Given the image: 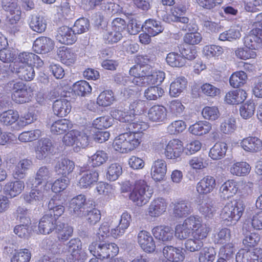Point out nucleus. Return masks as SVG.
Returning <instances> with one entry per match:
<instances>
[{
	"label": "nucleus",
	"mask_w": 262,
	"mask_h": 262,
	"mask_svg": "<svg viewBox=\"0 0 262 262\" xmlns=\"http://www.w3.org/2000/svg\"><path fill=\"white\" fill-rule=\"evenodd\" d=\"M183 142L179 139H172L166 145L164 154L167 159L177 160L182 155L184 151Z\"/></svg>",
	"instance_id": "9d476101"
},
{
	"label": "nucleus",
	"mask_w": 262,
	"mask_h": 262,
	"mask_svg": "<svg viewBox=\"0 0 262 262\" xmlns=\"http://www.w3.org/2000/svg\"><path fill=\"white\" fill-rule=\"evenodd\" d=\"M188 164L195 170L203 169L208 165V160L201 155L193 157L189 160Z\"/></svg>",
	"instance_id": "0e129e2a"
},
{
	"label": "nucleus",
	"mask_w": 262,
	"mask_h": 262,
	"mask_svg": "<svg viewBox=\"0 0 262 262\" xmlns=\"http://www.w3.org/2000/svg\"><path fill=\"white\" fill-rule=\"evenodd\" d=\"M167 64L172 68H182L186 64V61L181 55V53L170 52L166 57Z\"/></svg>",
	"instance_id": "a18cd8bd"
},
{
	"label": "nucleus",
	"mask_w": 262,
	"mask_h": 262,
	"mask_svg": "<svg viewBox=\"0 0 262 262\" xmlns=\"http://www.w3.org/2000/svg\"><path fill=\"white\" fill-rule=\"evenodd\" d=\"M247 79V75L244 71H235L229 77V84L233 88L240 89L246 83Z\"/></svg>",
	"instance_id": "a19ab883"
},
{
	"label": "nucleus",
	"mask_w": 262,
	"mask_h": 262,
	"mask_svg": "<svg viewBox=\"0 0 262 262\" xmlns=\"http://www.w3.org/2000/svg\"><path fill=\"white\" fill-rule=\"evenodd\" d=\"M44 196L42 187L37 185L32 188L29 193L24 195V199L28 203L38 205L43 201Z\"/></svg>",
	"instance_id": "c9c22d12"
},
{
	"label": "nucleus",
	"mask_w": 262,
	"mask_h": 262,
	"mask_svg": "<svg viewBox=\"0 0 262 262\" xmlns=\"http://www.w3.org/2000/svg\"><path fill=\"white\" fill-rule=\"evenodd\" d=\"M31 258V253L27 248L15 250L11 258V262H29Z\"/></svg>",
	"instance_id": "4d7b16f0"
},
{
	"label": "nucleus",
	"mask_w": 262,
	"mask_h": 262,
	"mask_svg": "<svg viewBox=\"0 0 262 262\" xmlns=\"http://www.w3.org/2000/svg\"><path fill=\"white\" fill-rule=\"evenodd\" d=\"M19 114L17 111L8 110L0 114V123L4 126H11L18 121Z\"/></svg>",
	"instance_id": "c03bdc74"
},
{
	"label": "nucleus",
	"mask_w": 262,
	"mask_h": 262,
	"mask_svg": "<svg viewBox=\"0 0 262 262\" xmlns=\"http://www.w3.org/2000/svg\"><path fill=\"white\" fill-rule=\"evenodd\" d=\"M168 108L169 112L172 116L179 117L183 116L185 112V106L180 100L174 99L169 102Z\"/></svg>",
	"instance_id": "864d4df0"
},
{
	"label": "nucleus",
	"mask_w": 262,
	"mask_h": 262,
	"mask_svg": "<svg viewBox=\"0 0 262 262\" xmlns=\"http://www.w3.org/2000/svg\"><path fill=\"white\" fill-rule=\"evenodd\" d=\"M30 29L38 33H42L47 28V21L42 16L39 15H32L29 23Z\"/></svg>",
	"instance_id": "37998d69"
},
{
	"label": "nucleus",
	"mask_w": 262,
	"mask_h": 262,
	"mask_svg": "<svg viewBox=\"0 0 262 262\" xmlns=\"http://www.w3.org/2000/svg\"><path fill=\"white\" fill-rule=\"evenodd\" d=\"M25 188V184L19 179L7 182L4 187L5 193L11 198H14L23 191Z\"/></svg>",
	"instance_id": "e433bc0d"
},
{
	"label": "nucleus",
	"mask_w": 262,
	"mask_h": 262,
	"mask_svg": "<svg viewBox=\"0 0 262 262\" xmlns=\"http://www.w3.org/2000/svg\"><path fill=\"white\" fill-rule=\"evenodd\" d=\"M42 132L39 129L25 131L18 136V140L22 142H32L38 139L42 136Z\"/></svg>",
	"instance_id": "13d9d810"
},
{
	"label": "nucleus",
	"mask_w": 262,
	"mask_h": 262,
	"mask_svg": "<svg viewBox=\"0 0 262 262\" xmlns=\"http://www.w3.org/2000/svg\"><path fill=\"white\" fill-rule=\"evenodd\" d=\"M57 55L60 61L66 66H71L76 62L77 55L71 48L60 47L57 50Z\"/></svg>",
	"instance_id": "5701e85b"
},
{
	"label": "nucleus",
	"mask_w": 262,
	"mask_h": 262,
	"mask_svg": "<svg viewBox=\"0 0 262 262\" xmlns=\"http://www.w3.org/2000/svg\"><path fill=\"white\" fill-rule=\"evenodd\" d=\"M216 186V180L213 176L207 175L203 177L196 185V191L200 195H206L212 192Z\"/></svg>",
	"instance_id": "ddd939ff"
},
{
	"label": "nucleus",
	"mask_w": 262,
	"mask_h": 262,
	"mask_svg": "<svg viewBox=\"0 0 262 262\" xmlns=\"http://www.w3.org/2000/svg\"><path fill=\"white\" fill-rule=\"evenodd\" d=\"M262 255V248L256 247L252 250L242 249L236 255L237 262H260Z\"/></svg>",
	"instance_id": "2eb2a0df"
},
{
	"label": "nucleus",
	"mask_w": 262,
	"mask_h": 262,
	"mask_svg": "<svg viewBox=\"0 0 262 262\" xmlns=\"http://www.w3.org/2000/svg\"><path fill=\"white\" fill-rule=\"evenodd\" d=\"M147 116L152 122H164L167 120V111L165 106L155 104L149 108Z\"/></svg>",
	"instance_id": "393cba45"
},
{
	"label": "nucleus",
	"mask_w": 262,
	"mask_h": 262,
	"mask_svg": "<svg viewBox=\"0 0 262 262\" xmlns=\"http://www.w3.org/2000/svg\"><path fill=\"white\" fill-rule=\"evenodd\" d=\"M167 204L166 200L162 197L155 198L149 205L147 215L151 217L161 216L166 211Z\"/></svg>",
	"instance_id": "a211bd4d"
},
{
	"label": "nucleus",
	"mask_w": 262,
	"mask_h": 262,
	"mask_svg": "<svg viewBox=\"0 0 262 262\" xmlns=\"http://www.w3.org/2000/svg\"><path fill=\"white\" fill-rule=\"evenodd\" d=\"M75 168L74 161L68 158H61L56 162L54 169L56 173L63 178H67L72 174Z\"/></svg>",
	"instance_id": "412c9836"
},
{
	"label": "nucleus",
	"mask_w": 262,
	"mask_h": 262,
	"mask_svg": "<svg viewBox=\"0 0 262 262\" xmlns=\"http://www.w3.org/2000/svg\"><path fill=\"white\" fill-rule=\"evenodd\" d=\"M86 198L84 194H79L72 198L68 206L69 214L74 216L81 217L83 216L84 206L86 204Z\"/></svg>",
	"instance_id": "9b49d317"
},
{
	"label": "nucleus",
	"mask_w": 262,
	"mask_h": 262,
	"mask_svg": "<svg viewBox=\"0 0 262 262\" xmlns=\"http://www.w3.org/2000/svg\"><path fill=\"white\" fill-rule=\"evenodd\" d=\"M199 211L206 219L212 218L216 212L212 200H208L205 203L202 204L199 207Z\"/></svg>",
	"instance_id": "680f3d73"
},
{
	"label": "nucleus",
	"mask_w": 262,
	"mask_h": 262,
	"mask_svg": "<svg viewBox=\"0 0 262 262\" xmlns=\"http://www.w3.org/2000/svg\"><path fill=\"white\" fill-rule=\"evenodd\" d=\"M18 2V0H4L3 2L7 21L11 25H16L21 18V11Z\"/></svg>",
	"instance_id": "6e6552de"
},
{
	"label": "nucleus",
	"mask_w": 262,
	"mask_h": 262,
	"mask_svg": "<svg viewBox=\"0 0 262 262\" xmlns=\"http://www.w3.org/2000/svg\"><path fill=\"white\" fill-rule=\"evenodd\" d=\"M212 129V124L207 121H199L190 125L189 132L192 135L202 136L208 134Z\"/></svg>",
	"instance_id": "4c0bfd02"
},
{
	"label": "nucleus",
	"mask_w": 262,
	"mask_h": 262,
	"mask_svg": "<svg viewBox=\"0 0 262 262\" xmlns=\"http://www.w3.org/2000/svg\"><path fill=\"white\" fill-rule=\"evenodd\" d=\"M164 94V90L158 86H151L146 89L144 93V96L147 100H156L163 96Z\"/></svg>",
	"instance_id": "bf43d9fd"
},
{
	"label": "nucleus",
	"mask_w": 262,
	"mask_h": 262,
	"mask_svg": "<svg viewBox=\"0 0 262 262\" xmlns=\"http://www.w3.org/2000/svg\"><path fill=\"white\" fill-rule=\"evenodd\" d=\"M121 191L122 192L130 191L129 199L139 206L147 204L154 193L153 189L144 179L137 180L130 186L127 183H123Z\"/></svg>",
	"instance_id": "7ed1b4c3"
},
{
	"label": "nucleus",
	"mask_w": 262,
	"mask_h": 262,
	"mask_svg": "<svg viewBox=\"0 0 262 262\" xmlns=\"http://www.w3.org/2000/svg\"><path fill=\"white\" fill-rule=\"evenodd\" d=\"M99 176V173L97 170H88L79 179L77 186L80 189L90 188L98 182Z\"/></svg>",
	"instance_id": "4be33fe9"
},
{
	"label": "nucleus",
	"mask_w": 262,
	"mask_h": 262,
	"mask_svg": "<svg viewBox=\"0 0 262 262\" xmlns=\"http://www.w3.org/2000/svg\"><path fill=\"white\" fill-rule=\"evenodd\" d=\"M190 204L186 200L179 199L173 203V212L176 217H183L192 212Z\"/></svg>",
	"instance_id": "2f4dec72"
},
{
	"label": "nucleus",
	"mask_w": 262,
	"mask_h": 262,
	"mask_svg": "<svg viewBox=\"0 0 262 262\" xmlns=\"http://www.w3.org/2000/svg\"><path fill=\"white\" fill-rule=\"evenodd\" d=\"M17 58L19 62L24 64V66H31L39 68L44 64L42 60L38 55L32 52H21L18 55Z\"/></svg>",
	"instance_id": "b1692460"
},
{
	"label": "nucleus",
	"mask_w": 262,
	"mask_h": 262,
	"mask_svg": "<svg viewBox=\"0 0 262 262\" xmlns=\"http://www.w3.org/2000/svg\"><path fill=\"white\" fill-rule=\"evenodd\" d=\"M145 30L152 36H155L162 33L164 28L159 21L153 19H148L144 23Z\"/></svg>",
	"instance_id": "09e8293b"
},
{
	"label": "nucleus",
	"mask_w": 262,
	"mask_h": 262,
	"mask_svg": "<svg viewBox=\"0 0 262 262\" xmlns=\"http://www.w3.org/2000/svg\"><path fill=\"white\" fill-rule=\"evenodd\" d=\"M32 164V162L30 159H23L19 160L13 172L14 178L16 179H24Z\"/></svg>",
	"instance_id": "58836bf2"
},
{
	"label": "nucleus",
	"mask_w": 262,
	"mask_h": 262,
	"mask_svg": "<svg viewBox=\"0 0 262 262\" xmlns=\"http://www.w3.org/2000/svg\"><path fill=\"white\" fill-rule=\"evenodd\" d=\"M227 148L228 146L226 143L216 142L210 149L209 156L213 160H221L225 156Z\"/></svg>",
	"instance_id": "79ce46f5"
},
{
	"label": "nucleus",
	"mask_w": 262,
	"mask_h": 262,
	"mask_svg": "<svg viewBox=\"0 0 262 262\" xmlns=\"http://www.w3.org/2000/svg\"><path fill=\"white\" fill-rule=\"evenodd\" d=\"M59 222L46 214L40 219L38 224V232L42 234H49L55 231Z\"/></svg>",
	"instance_id": "bb28decb"
},
{
	"label": "nucleus",
	"mask_w": 262,
	"mask_h": 262,
	"mask_svg": "<svg viewBox=\"0 0 262 262\" xmlns=\"http://www.w3.org/2000/svg\"><path fill=\"white\" fill-rule=\"evenodd\" d=\"M242 104L239 109L241 116L245 119L251 118L254 115L256 108V105L254 101L249 99Z\"/></svg>",
	"instance_id": "de8ad7c7"
},
{
	"label": "nucleus",
	"mask_w": 262,
	"mask_h": 262,
	"mask_svg": "<svg viewBox=\"0 0 262 262\" xmlns=\"http://www.w3.org/2000/svg\"><path fill=\"white\" fill-rule=\"evenodd\" d=\"M202 115L203 117L206 120L215 121L219 118L220 113L217 106H206L202 111Z\"/></svg>",
	"instance_id": "69168bd1"
},
{
	"label": "nucleus",
	"mask_w": 262,
	"mask_h": 262,
	"mask_svg": "<svg viewBox=\"0 0 262 262\" xmlns=\"http://www.w3.org/2000/svg\"><path fill=\"white\" fill-rule=\"evenodd\" d=\"M137 243L140 247L146 253H152L156 248V243L153 237L149 232L144 230H142L138 233Z\"/></svg>",
	"instance_id": "f8f14e48"
},
{
	"label": "nucleus",
	"mask_w": 262,
	"mask_h": 262,
	"mask_svg": "<svg viewBox=\"0 0 262 262\" xmlns=\"http://www.w3.org/2000/svg\"><path fill=\"white\" fill-rule=\"evenodd\" d=\"M251 170L250 165L246 161H238L233 163L229 167L231 174L236 177L248 176Z\"/></svg>",
	"instance_id": "72a5a7b5"
},
{
	"label": "nucleus",
	"mask_w": 262,
	"mask_h": 262,
	"mask_svg": "<svg viewBox=\"0 0 262 262\" xmlns=\"http://www.w3.org/2000/svg\"><path fill=\"white\" fill-rule=\"evenodd\" d=\"M148 125L144 121H135L124 126V129L136 135H142L143 131L147 129Z\"/></svg>",
	"instance_id": "5fc2aeb1"
},
{
	"label": "nucleus",
	"mask_w": 262,
	"mask_h": 262,
	"mask_svg": "<svg viewBox=\"0 0 262 262\" xmlns=\"http://www.w3.org/2000/svg\"><path fill=\"white\" fill-rule=\"evenodd\" d=\"M203 40L202 34L198 32L186 33L183 38L184 43L186 45L195 46L200 44Z\"/></svg>",
	"instance_id": "e2e57ef3"
},
{
	"label": "nucleus",
	"mask_w": 262,
	"mask_h": 262,
	"mask_svg": "<svg viewBox=\"0 0 262 262\" xmlns=\"http://www.w3.org/2000/svg\"><path fill=\"white\" fill-rule=\"evenodd\" d=\"M54 41L46 36L37 38L33 42L34 51L39 54H46L52 51L54 48Z\"/></svg>",
	"instance_id": "aec40b11"
},
{
	"label": "nucleus",
	"mask_w": 262,
	"mask_h": 262,
	"mask_svg": "<svg viewBox=\"0 0 262 262\" xmlns=\"http://www.w3.org/2000/svg\"><path fill=\"white\" fill-rule=\"evenodd\" d=\"M56 15L59 20L67 19L71 12V7L67 0L62 2L60 5L56 6Z\"/></svg>",
	"instance_id": "052dcab7"
},
{
	"label": "nucleus",
	"mask_w": 262,
	"mask_h": 262,
	"mask_svg": "<svg viewBox=\"0 0 262 262\" xmlns=\"http://www.w3.org/2000/svg\"><path fill=\"white\" fill-rule=\"evenodd\" d=\"M187 79L184 76L177 77L170 85L169 93L173 97H178L186 88Z\"/></svg>",
	"instance_id": "ea45409f"
},
{
	"label": "nucleus",
	"mask_w": 262,
	"mask_h": 262,
	"mask_svg": "<svg viewBox=\"0 0 262 262\" xmlns=\"http://www.w3.org/2000/svg\"><path fill=\"white\" fill-rule=\"evenodd\" d=\"M112 116L119 121L128 124L132 123L135 120L136 115L132 112H129V110L125 112L117 109L112 112Z\"/></svg>",
	"instance_id": "603ef678"
},
{
	"label": "nucleus",
	"mask_w": 262,
	"mask_h": 262,
	"mask_svg": "<svg viewBox=\"0 0 262 262\" xmlns=\"http://www.w3.org/2000/svg\"><path fill=\"white\" fill-rule=\"evenodd\" d=\"M248 93L243 89L231 90L224 97V102L228 105H237L243 103L247 98Z\"/></svg>",
	"instance_id": "4468645a"
},
{
	"label": "nucleus",
	"mask_w": 262,
	"mask_h": 262,
	"mask_svg": "<svg viewBox=\"0 0 262 262\" xmlns=\"http://www.w3.org/2000/svg\"><path fill=\"white\" fill-rule=\"evenodd\" d=\"M73 126V123L70 120L59 119L52 124L50 126V131L54 135H62L69 131Z\"/></svg>",
	"instance_id": "f704fd0d"
},
{
	"label": "nucleus",
	"mask_w": 262,
	"mask_h": 262,
	"mask_svg": "<svg viewBox=\"0 0 262 262\" xmlns=\"http://www.w3.org/2000/svg\"><path fill=\"white\" fill-rule=\"evenodd\" d=\"M56 40L61 44L71 45L77 40L76 33L72 28L67 26L59 27L56 35Z\"/></svg>",
	"instance_id": "dca6fc26"
},
{
	"label": "nucleus",
	"mask_w": 262,
	"mask_h": 262,
	"mask_svg": "<svg viewBox=\"0 0 262 262\" xmlns=\"http://www.w3.org/2000/svg\"><path fill=\"white\" fill-rule=\"evenodd\" d=\"M185 250L180 247L167 245L162 249L163 262H182L185 258Z\"/></svg>",
	"instance_id": "1a4fd4ad"
},
{
	"label": "nucleus",
	"mask_w": 262,
	"mask_h": 262,
	"mask_svg": "<svg viewBox=\"0 0 262 262\" xmlns=\"http://www.w3.org/2000/svg\"><path fill=\"white\" fill-rule=\"evenodd\" d=\"M73 228L67 223L58 222L55 230V234L58 240L64 242L73 236Z\"/></svg>",
	"instance_id": "473e14b6"
},
{
	"label": "nucleus",
	"mask_w": 262,
	"mask_h": 262,
	"mask_svg": "<svg viewBox=\"0 0 262 262\" xmlns=\"http://www.w3.org/2000/svg\"><path fill=\"white\" fill-rule=\"evenodd\" d=\"M90 252L101 259H108L115 257L119 252L118 246L115 243L105 242L98 244L92 242L89 246Z\"/></svg>",
	"instance_id": "39448f33"
},
{
	"label": "nucleus",
	"mask_w": 262,
	"mask_h": 262,
	"mask_svg": "<svg viewBox=\"0 0 262 262\" xmlns=\"http://www.w3.org/2000/svg\"><path fill=\"white\" fill-rule=\"evenodd\" d=\"M204 239L192 237L187 238L185 243V248L190 252H196L200 250L204 246Z\"/></svg>",
	"instance_id": "338daca9"
},
{
	"label": "nucleus",
	"mask_w": 262,
	"mask_h": 262,
	"mask_svg": "<svg viewBox=\"0 0 262 262\" xmlns=\"http://www.w3.org/2000/svg\"><path fill=\"white\" fill-rule=\"evenodd\" d=\"M115 98L112 90H104L100 93L97 98V104L102 107H107L113 104Z\"/></svg>",
	"instance_id": "8fccbe9b"
},
{
	"label": "nucleus",
	"mask_w": 262,
	"mask_h": 262,
	"mask_svg": "<svg viewBox=\"0 0 262 262\" xmlns=\"http://www.w3.org/2000/svg\"><path fill=\"white\" fill-rule=\"evenodd\" d=\"M149 59L143 55H137L136 64L129 70L133 77L132 82L137 86L146 87L149 85L161 84L165 78V74L160 70H154L148 63Z\"/></svg>",
	"instance_id": "f257e3e1"
},
{
	"label": "nucleus",
	"mask_w": 262,
	"mask_h": 262,
	"mask_svg": "<svg viewBox=\"0 0 262 262\" xmlns=\"http://www.w3.org/2000/svg\"><path fill=\"white\" fill-rule=\"evenodd\" d=\"M167 172V164L165 160L158 159L152 164L150 174L152 179L156 182L163 180Z\"/></svg>",
	"instance_id": "a878e982"
},
{
	"label": "nucleus",
	"mask_w": 262,
	"mask_h": 262,
	"mask_svg": "<svg viewBox=\"0 0 262 262\" xmlns=\"http://www.w3.org/2000/svg\"><path fill=\"white\" fill-rule=\"evenodd\" d=\"M53 144L48 138H41L37 142L35 147L36 157L38 159H42L51 152Z\"/></svg>",
	"instance_id": "7c9ffc66"
},
{
	"label": "nucleus",
	"mask_w": 262,
	"mask_h": 262,
	"mask_svg": "<svg viewBox=\"0 0 262 262\" xmlns=\"http://www.w3.org/2000/svg\"><path fill=\"white\" fill-rule=\"evenodd\" d=\"M151 232L156 239L162 242H169L173 238V232L171 228L166 225L154 227Z\"/></svg>",
	"instance_id": "c756f323"
},
{
	"label": "nucleus",
	"mask_w": 262,
	"mask_h": 262,
	"mask_svg": "<svg viewBox=\"0 0 262 262\" xmlns=\"http://www.w3.org/2000/svg\"><path fill=\"white\" fill-rule=\"evenodd\" d=\"M238 190V182L233 179L226 180L222 184L220 188L221 195L224 199H227L234 196Z\"/></svg>",
	"instance_id": "cd10ccee"
},
{
	"label": "nucleus",
	"mask_w": 262,
	"mask_h": 262,
	"mask_svg": "<svg viewBox=\"0 0 262 262\" xmlns=\"http://www.w3.org/2000/svg\"><path fill=\"white\" fill-rule=\"evenodd\" d=\"M216 252L213 247H205L199 254V262H213L215 258Z\"/></svg>",
	"instance_id": "6e6d98bb"
},
{
	"label": "nucleus",
	"mask_w": 262,
	"mask_h": 262,
	"mask_svg": "<svg viewBox=\"0 0 262 262\" xmlns=\"http://www.w3.org/2000/svg\"><path fill=\"white\" fill-rule=\"evenodd\" d=\"M107 159L108 155L105 151L98 150L89 157V161L93 167H97L105 163Z\"/></svg>",
	"instance_id": "3c124183"
},
{
	"label": "nucleus",
	"mask_w": 262,
	"mask_h": 262,
	"mask_svg": "<svg viewBox=\"0 0 262 262\" xmlns=\"http://www.w3.org/2000/svg\"><path fill=\"white\" fill-rule=\"evenodd\" d=\"M12 90V99L18 104H24L31 101L34 95L33 89L21 81L13 83Z\"/></svg>",
	"instance_id": "423d86ee"
},
{
	"label": "nucleus",
	"mask_w": 262,
	"mask_h": 262,
	"mask_svg": "<svg viewBox=\"0 0 262 262\" xmlns=\"http://www.w3.org/2000/svg\"><path fill=\"white\" fill-rule=\"evenodd\" d=\"M245 210L244 204L236 200L227 203L222 209L221 215L223 220L227 221H238Z\"/></svg>",
	"instance_id": "0eeeda50"
},
{
	"label": "nucleus",
	"mask_w": 262,
	"mask_h": 262,
	"mask_svg": "<svg viewBox=\"0 0 262 262\" xmlns=\"http://www.w3.org/2000/svg\"><path fill=\"white\" fill-rule=\"evenodd\" d=\"M15 63H14V65ZM14 68V70L17 73L18 77L21 80L27 81L32 80L35 77V71L34 70V67L31 66H23L17 68Z\"/></svg>",
	"instance_id": "49530a36"
},
{
	"label": "nucleus",
	"mask_w": 262,
	"mask_h": 262,
	"mask_svg": "<svg viewBox=\"0 0 262 262\" xmlns=\"http://www.w3.org/2000/svg\"><path fill=\"white\" fill-rule=\"evenodd\" d=\"M71 102L66 99H59L54 101L52 104L54 114L58 117H66L71 111Z\"/></svg>",
	"instance_id": "c85d7f7f"
},
{
	"label": "nucleus",
	"mask_w": 262,
	"mask_h": 262,
	"mask_svg": "<svg viewBox=\"0 0 262 262\" xmlns=\"http://www.w3.org/2000/svg\"><path fill=\"white\" fill-rule=\"evenodd\" d=\"M142 141V135H136L126 131L115 138L113 147L119 152L128 153L137 148L140 145Z\"/></svg>",
	"instance_id": "20e7f679"
},
{
	"label": "nucleus",
	"mask_w": 262,
	"mask_h": 262,
	"mask_svg": "<svg viewBox=\"0 0 262 262\" xmlns=\"http://www.w3.org/2000/svg\"><path fill=\"white\" fill-rule=\"evenodd\" d=\"M74 89L78 95L84 96L88 94H91L92 88L89 82L85 80H80L77 81L74 84Z\"/></svg>",
	"instance_id": "774afa93"
},
{
	"label": "nucleus",
	"mask_w": 262,
	"mask_h": 262,
	"mask_svg": "<svg viewBox=\"0 0 262 262\" xmlns=\"http://www.w3.org/2000/svg\"><path fill=\"white\" fill-rule=\"evenodd\" d=\"M48 210L49 213L46 214L57 221L64 213L65 207L64 203L60 199V195H53L48 203Z\"/></svg>",
	"instance_id": "f3484780"
},
{
	"label": "nucleus",
	"mask_w": 262,
	"mask_h": 262,
	"mask_svg": "<svg viewBox=\"0 0 262 262\" xmlns=\"http://www.w3.org/2000/svg\"><path fill=\"white\" fill-rule=\"evenodd\" d=\"M210 231L211 228L203 222L201 216L191 215L186 217L182 223L176 226L174 235L181 240L186 239L190 235L205 240Z\"/></svg>",
	"instance_id": "f03ea898"
},
{
	"label": "nucleus",
	"mask_w": 262,
	"mask_h": 262,
	"mask_svg": "<svg viewBox=\"0 0 262 262\" xmlns=\"http://www.w3.org/2000/svg\"><path fill=\"white\" fill-rule=\"evenodd\" d=\"M241 146L246 151L257 153L262 151V140L256 136H248L243 138Z\"/></svg>",
	"instance_id": "6ab92c4d"
}]
</instances>
